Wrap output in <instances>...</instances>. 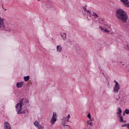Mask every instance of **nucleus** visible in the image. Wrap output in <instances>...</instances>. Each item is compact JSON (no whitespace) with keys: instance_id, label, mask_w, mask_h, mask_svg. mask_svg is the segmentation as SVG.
I'll use <instances>...</instances> for the list:
<instances>
[{"instance_id":"f257e3e1","label":"nucleus","mask_w":129,"mask_h":129,"mask_svg":"<svg viewBox=\"0 0 129 129\" xmlns=\"http://www.w3.org/2000/svg\"><path fill=\"white\" fill-rule=\"evenodd\" d=\"M116 17L122 23H126L127 19H128L127 13L121 9H118L116 11Z\"/></svg>"},{"instance_id":"f03ea898","label":"nucleus","mask_w":129,"mask_h":129,"mask_svg":"<svg viewBox=\"0 0 129 129\" xmlns=\"http://www.w3.org/2000/svg\"><path fill=\"white\" fill-rule=\"evenodd\" d=\"M23 101H25V103H29V99L23 98L19 101V103H18L16 106V110L17 112V114H21V113H26L28 112V110H25L24 111H22V107L23 106Z\"/></svg>"},{"instance_id":"7ed1b4c3","label":"nucleus","mask_w":129,"mask_h":129,"mask_svg":"<svg viewBox=\"0 0 129 129\" xmlns=\"http://www.w3.org/2000/svg\"><path fill=\"white\" fill-rule=\"evenodd\" d=\"M55 121H57V113L53 112V116H52V117L50 119V123L51 124H54V123H55Z\"/></svg>"},{"instance_id":"20e7f679","label":"nucleus","mask_w":129,"mask_h":129,"mask_svg":"<svg viewBox=\"0 0 129 129\" xmlns=\"http://www.w3.org/2000/svg\"><path fill=\"white\" fill-rule=\"evenodd\" d=\"M5 21H6V19L2 18V17H0V29H5V28H6V25H5Z\"/></svg>"},{"instance_id":"39448f33","label":"nucleus","mask_w":129,"mask_h":129,"mask_svg":"<svg viewBox=\"0 0 129 129\" xmlns=\"http://www.w3.org/2000/svg\"><path fill=\"white\" fill-rule=\"evenodd\" d=\"M119 89H120L119 84L118 83H116V84H115V86L113 88L114 93H117Z\"/></svg>"},{"instance_id":"423d86ee","label":"nucleus","mask_w":129,"mask_h":129,"mask_svg":"<svg viewBox=\"0 0 129 129\" xmlns=\"http://www.w3.org/2000/svg\"><path fill=\"white\" fill-rule=\"evenodd\" d=\"M120 2L124 5L126 8H128L129 1L128 0H120Z\"/></svg>"},{"instance_id":"0eeeda50","label":"nucleus","mask_w":129,"mask_h":129,"mask_svg":"<svg viewBox=\"0 0 129 129\" xmlns=\"http://www.w3.org/2000/svg\"><path fill=\"white\" fill-rule=\"evenodd\" d=\"M5 129H12L11 128V125L7 121L4 123Z\"/></svg>"},{"instance_id":"6e6552de","label":"nucleus","mask_w":129,"mask_h":129,"mask_svg":"<svg viewBox=\"0 0 129 129\" xmlns=\"http://www.w3.org/2000/svg\"><path fill=\"white\" fill-rule=\"evenodd\" d=\"M23 85H24V82H23L17 83L16 84V86L18 88H21V87H23Z\"/></svg>"},{"instance_id":"1a4fd4ad","label":"nucleus","mask_w":129,"mask_h":129,"mask_svg":"<svg viewBox=\"0 0 129 129\" xmlns=\"http://www.w3.org/2000/svg\"><path fill=\"white\" fill-rule=\"evenodd\" d=\"M121 112H122V111H121V108H120V107H118L117 112V115H121Z\"/></svg>"},{"instance_id":"9d476101","label":"nucleus","mask_w":129,"mask_h":129,"mask_svg":"<svg viewBox=\"0 0 129 129\" xmlns=\"http://www.w3.org/2000/svg\"><path fill=\"white\" fill-rule=\"evenodd\" d=\"M99 28L100 29L101 31H103L105 33H109V31L107 30V29H105L102 28L101 26H99Z\"/></svg>"},{"instance_id":"9b49d317","label":"nucleus","mask_w":129,"mask_h":129,"mask_svg":"<svg viewBox=\"0 0 129 129\" xmlns=\"http://www.w3.org/2000/svg\"><path fill=\"white\" fill-rule=\"evenodd\" d=\"M117 117H119L120 119V122H124V120H123V117H122V115H117Z\"/></svg>"},{"instance_id":"f8f14e48","label":"nucleus","mask_w":129,"mask_h":129,"mask_svg":"<svg viewBox=\"0 0 129 129\" xmlns=\"http://www.w3.org/2000/svg\"><path fill=\"white\" fill-rule=\"evenodd\" d=\"M57 52H61L62 51V46L61 45H57L56 47Z\"/></svg>"},{"instance_id":"ddd939ff","label":"nucleus","mask_w":129,"mask_h":129,"mask_svg":"<svg viewBox=\"0 0 129 129\" xmlns=\"http://www.w3.org/2000/svg\"><path fill=\"white\" fill-rule=\"evenodd\" d=\"M61 37L62 38L63 40H66L67 39V36H66V33H63V34L60 33Z\"/></svg>"},{"instance_id":"4468645a","label":"nucleus","mask_w":129,"mask_h":129,"mask_svg":"<svg viewBox=\"0 0 129 129\" xmlns=\"http://www.w3.org/2000/svg\"><path fill=\"white\" fill-rule=\"evenodd\" d=\"M24 79L25 82H27V81H29V80H30V76L24 77Z\"/></svg>"},{"instance_id":"2eb2a0df","label":"nucleus","mask_w":129,"mask_h":129,"mask_svg":"<svg viewBox=\"0 0 129 129\" xmlns=\"http://www.w3.org/2000/svg\"><path fill=\"white\" fill-rule=\"evenodd\" d=\"M92 16H93V17H95V18H99V16H98V15H97V14L93 12Z\"/></svg>"},{"instance_id":"dca6fc26","label":"nucleus","mask_w":129,"mask_h":129,"mask_svg":"<svg viewBox=\"0 0 129 129\" xmlns=\"http://www.w3.org/2000/svg\"><path fill=\"white\" fill-rule=\"evenodd\" d=\"M34 125H35V126H36V127H38L40 125H39V122H38V121L36 120L34 122Z\"/></svg>"},{"instance_id":"f3484780","label":"nucleus","mask_w":129,"mask_h":129,"mask_svg":"<svg viewBox=\"0 0 129 129\" xmlns=\"http://www.w3.org/2000/svg\"><path fill=\"white\" fill-rule=\"evenodd\" d=\"M87 123L90 125V126H92L93 125V123H92V121L89 120L87 121Z\"/></svg>"},{"instance_id":"a211bd4d","label":"nucleus","mask_w":129,"mask_h":129,"mask_svg":"<svg viewBox=\"0 0 129 129\" xmlns=\"http://www.w3.org/2000/svg\"><path fill=\"white\" fill-rule=\"evenodd\" d=\"M62 124L63 126H69V125H66V120L62 122Z\"/></svg>"},{"instance_id":"6ab92c4d","label":"nucleus","mask_w":129,"mask_h":129,"mask_svg":"<svg viewBox=\"0 0 129 129\" xmlns=\"http://www.w3.org/2000/svg\"><path fill=\"white\" fill-rule=\"evenodd\" d=\"M70 118V114H68L67 117H63V120H66V119H69Z\"/></svg>"},{"instance_id":"aec40b11","label":"nucleus","mask_w":129,"mask_h":129,"mask_svg":"<svg viewBox=\"0 0 129 129\" xmlns=\"http://www.w3.org/2000/svg\"><path fill=\"white\" fill-rule=\"evenodd\" d=\"M87 8V5H86L85 6H84L83 7V9H84L85 12H86V11L87 10L86 9Z\"/></svg>"},{"instance_id":"412c9836","label":"nucleus","mask_w":129,"mask_h":129,"mask_svg":"<svg viewBox=\"0 0 129 129\" xmlns=\"http://www.w3.org/2000/svg\"><path fill=\"white\" fill-rule=\"evenodd\" d=\"M125 112L126 113V114H129V109H126L125 110Z\"/></svg>"},{"instance_id":"4be33fe9","label":"nucleus","mask_w":129,"mask_h":129,"mask_svg":"<svg viewBox=\"0 0 129 129\" xmlns=\"http://www.w3.org/2000/svg\"><path fill=\"white\" fill-rule=\"evenodd\" d=\"M86 12L87 13V14H89V15H91V11L90 10H86Z\"/></svg>"},{"instance_id":"5701e85b","label":"nucleus","mask_w":129,"mask_h":129,"mask_svg":"<svg viewBox=\"0 0 129 129\" xmlns=\"http://www.w3.org/2000/svg\"><path fill=\"white\" fill-rule=\"evenodd\" d=\"M87 117H88V118H89V119H91V115L90 114V113H89L88 114Z\"/></svg>"},{"instance_id":"b1692460","label":"nucleus","mask_w":129,"mask_h":129,"mask_svg":"<svg viewBox=\"0 0 129 129\" xmlns=\"http://www.w3.org/2000/svg\"><path fill=\"white\" fill-rule=\"evenodd\" d=\"M37 127L38 129H44L43 126H42V125H39Z\"/></svg>"},{"instance_id":"393cba45","label":"nucleus","mask_w":129,"mask_h":129,"mask_svg":"<svg viewBox=\"0 0 129 129\" xmlns=\"http://www.w3.org/2000/svg\"><path fill=\"white\" fill-rule=\"evenodd\" d=\"M125 126L127 127V124H123L122 125V127H124Z\"/></svg>"},{"instance_id":"a878e982","label":"nucleus","mask_w":129,"mask_h":129,"mask_svg":"<svg viewBox=\"0 0 129 129\" xmlns=\"http://www.w3.org/2000/svg\"><path fill=\"white\" fill-rule=\"evenodd\" d=\"M125 49H127V50H129V47L128 45H126V47H125Z\"/></svg>"},{"instance_id":"bb28decb","label":"nucleus","mask_w":129,"mask_h":129,"mask_svg":"<svg viewBox=\"0 0 129 129\" xmlns=\"http://www.w3.org/2000/svg\"><path fill=\"white\" fill-rule=\"evenodd\" d=\"M125 113H125V111L123 112V116H124V115H125Z\"/></svg>"},{"instance_id":"cd10ccee","label":"nucleus","mask_w":129,"mask_h":129,"mask_svg":"<svg viewBox=\"0 0 129 129\" xmlns=\"http://www.w3.org/2000/svg\"><path fill=\"white\" fill-rule=\"evenodd\" d=\"M114 82L115 83V84H116V83H118V82H116V81L114 80Z\"/></svg>"},{"instance_id":"c85d7f7f","label":"nucleus","mask_w":129,"mask_h":129,"mask_svg":"<svg viewBox=\"0 0 129 129\" xmlns=\"http://www.w3.org/2000/svg\"><path fill=\"white\" fill-rule=\"evenodd\" d=\"M127 128L129 129V123H127Z\"/></svg>"},{"instance_id":"c756f323","label":"nucleus","mask_w":129,"mask_h":129,"mask_svg":"<svg viewBox=\"0 0 129 129\" xmlns=\"http://www.w3.org/2000/svg\"><path fill=\"white\" fill-rule=\"evenodd\" d=\"M120 98H119V97L118 98H116V100H117V101H118V100H119Z\"/></svg>"},{"instance_id":"7c9ffc66","label":"nucleus","mask_w":129,"mask_h":129,"mask_svg":"<svg viewBox=\"0 0 129 129\" xmlns=\"http://www.w3.org/2000/svg\"><path fill=\"white\" fill-rule=\"evenodd\" d=\"M67 121L68 122H69V119H67Z\"/></svg>"},{"instance_id":"2f4dec72","label":"nucleus","mask_w":129,"mask_h":129,"mask_svg":"<svg viewBox=\"0 0 129 129\" xmlns=\"http://www.w3.org/2000/svg\"><path fill=\"white\" fill-rule=\"evenodd\" d=\"M101 21H102V22H104V20H102Z\"/></svg>"},{"instance_id":"473e14b6","label":"nucleus","mask_w":129,"mask_h":129,"mask_svg":"<svg viewBox=\"0 0 129 129\" xmlns=\"http://www.w3.org/2000/svg\"><path fill=\"white\" fill-rule=\"evenodd\" d=\"M40 1H41V0H37L38 2H40Z\"/></svg>"},{"instance_id":"72a5a7b5","label":"nucleus","mask_w":129,"mask_h":129,"mask_svg":"<svg viewBox=\"0 0 129 129\" xmlns=\"http://www.w3.org/2000/svg\"><path fill=\"white\" fill-rule=\"evenodd\" d=\"M124 122H126V121H124Z\"/></svg>"},{"instance_id":"f704fd0d","label":"nucleus","mask_w":129,"mask_h":129,"mask_svg":"<svg viewBox=\"0 0 129 129\" xmlns=\"http://www.w3.org/2000/svg\"><path fill=\"white\" fill-rule=\"evenodd\" d=\"M88 129H91V128H90V127H89Z\"/></svg>"},{"instance_id":"c9c22d12","label":"nucleus","mask_w":129,"mask_h":129,"mask_svg":"<svg viewBox=\"0 0 129 129\" xmlns=\"http://www.w3.org/2000/svg\"><path fill=\"white\" fill-rule=\"evenodd\" d=\"M122 66H124V64H122Z\"/></svg>"},{"instance_id":"e433bc0d","label":"nucleus","mask_w":129,"mask_h":129,"mask_svg":"<svg viewBox=\"0 0 129 129\" xmlns=\"http://www.w3.org/2000/svg\"><path fill=\"white\" fill-rule=\"evenodd\" d=\"M6 11H7V9H5Z\"/></svg>"}]
</instances>
